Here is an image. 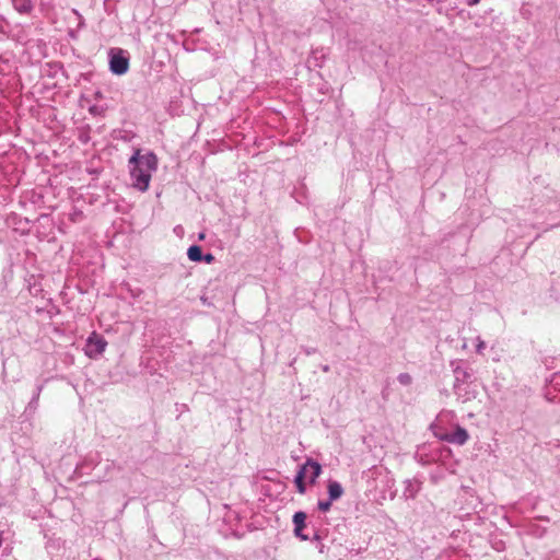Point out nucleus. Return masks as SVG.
<instances>
[{
  "mask_svg": "<svg viewBox=\"0 0 560 560\" xmlns=\"http://www.w3.org/2000/svg\"><path fill=\"white\" fill-rule=\"evenodd\" d=\"M485 348H486V343L479 339L478 343L476 346L477 353H481Z\"/></svg>",
  "mask_w": 560,
  "mask_h": 560,
  "instance_id": "412c9836",
  "label": "nucleus"
},
{
  "mask_svg": "<svg viewBox=\"0 0 560 560\" xmlns=\"http://www.w3.org/2000/svg\"><path fill=\"white\" fill-rule=\"evenodd\" d=\"M479 2H480V0H466L467 5H469V7H474V5L478 4Z\"/></svg>",
  "mask_w": 560,
  "mask_h": 560,
  "instance_id": "393cba45",
  "label": "nucleus"
},
{
  "mask_svg": "<svg viewBox=\"0 0 560 560\" xmlns=\"http://www.w3.org/2000/svg\"><path fill=\"white\" fill-rule=\"evenodd\" d=\"M59 68L62 70V73H65V69H63L62 63H59Z\"/></svg>",
  "mask_w": 560,
  "mask_h": 560,
  "instance_id": "f704fd0d",
  "label": "nucleus"
},
{
  "mask_svg": "<svg viewBox=\"0 0 560 560\" xmlns=\"http://www.w3.org/2000/svg\"><path fill=\"white\" fill-rule=\"evenodd\" d=\"M107 341L103 335L93 331L89 335L84 345V353L90 359H97L106 349Z\"/></svg>",
  "mask_w": 560,
  "mask_h": 560,
  "instance_id": "39448f33",
  "label": "nucleus"
},
{
  "mask_svg": "<svg viewBox=\"0 0 560 560\" xmlns=\"http://www.w3.org/2000/svg\"><path fill=\"white\" fill-rule=\"evenodd\" d=\"M434 435L441 441L456 445H464L469 440L468 431L459 424L455 425L453 432H434Z\"/></svg>",
  "mask_w": 560,
  "mask_h": 560,
  "instance_id": "423d86ee",
  "label": "nucleus"
},
{
  "mask_svg": "<svg viewBox=\"0 0 560 560\" xmlns=\"http://www.w3.org/2000/svg\"><path fill=\"white\" fill-rule=\"evenodd\" d=\"M74 12H75V14H78V16L80 18L79 27L84 26L83 18L78 13V11H75V10H74Z\"/></svg>",
  "mask_w": 560,
  "mask_h": 560,
  "instance_id": "bb28decb",
  "label": "nucleus"
},
{
  "mask_svg": "<svg viewBox=\"0 0 560 560\" xmlns=\"http://www.w3.org/2000/svg\"><path fill=\"white\" fill-rule=\"evenodd\" d=\"M13 8L21 14H30L34 4L32 0H11Z\"/></svg>",
  "mask_w": 560,
  "mask_h": 560,
  "instance_id": "f8f14e48",
  "label": "nucleus"
},
{
  "mask_svg": "<svg viewBox=\"0 0 560 560\" xmlns=\"http://www.w3.org/2000/svg\"><path fill=\"white\" fill-rule=\"evenodd\" d=\"M203 250L200 245L192 244L187 249V257L190 261L201 262L202 261Z\"/></svg>",
  "mask_w": 560,
  "mask_h": 560,
  "instance_id": "ddd939ff",
  "label": "nucleus"
},
{
  "mask_svg": "<svg viewBox=\"0 0 560 560\" xmlns=\"http://www.w3.org/2000/svg\"><path fill=\"white\" fill-rule=\"evenodd\" d=\"M428 2H433L434 0H427Z\"/></svg>",
  "mask_w": 560,
  "mask_h": 560,
  "instance_id": "c9c22d12",
  "label": "nucleus"
},
{
  "mask_svg": "<svg viewBox=\"0 0 560 560\" xmlns=\"http://www.w3.org/2000/svg\"><path fill=\"white\" fill-rule=\"evenodd\" d=\"M322 370H323L324 372H328V371H329V365H323V366H322Z\"/></svg>",
  "mask_w": 560,
  "mask_h": 560,
  "instance_id": "2f4dec72",
  "label": "nucleus"
},
{
  "mask_svg": "<svg viewBox=\"0 0 560 560\" xmlns=\"http://www.w3.org/2000/svg\"><path fill=\"white\" fill-rule=\"evenodd\" d=\"M555 360V358H545L542 363L546 365L547 369L550 368L551 362Z\"/></svg>",
  "mask_w": 560,
  "mask_h": 560,
  "instance_id": "5701e85b",
  "label": "nucleus"
},
{
  "mask_svg": "<svg viewBox=\"0 0 560 560\" xmlns=\"http://www.w3.org/2000/svg\"><path fill=\"white\" fill-rule=\"evenodd\" d=\"M292 524H293V535L295 538L300 539L301 541L322 539L318 530L314 526H311V529L313 530V536H311L310 533H306V530L310 528V524L307 523V513L306 512L296 511L292 516Z\"/></svg>",
  "mask_w": 560,
  "mask_h": 560,
  "instance_id": "f03ea898",
  "label": "nucleus"
},
{
  "mask_svg": "<svg viewBox=\"0 0 560 560\" xmlns=\"http://www.w3.org/2000/svg\"><path fill=\"white\" fill-rule=\"evenodd\" d=\"M103 97H104V96H103V93H102V91H101V90H96V91H94V93H93V98H94L95 101H100V100H102Z\"/></svg>",
  "mask_w": 560,
  "mask_h": 560,
  "instance_id": "4be33fe9",
  "label": "nucleus"
},
{
  "mask_svg": "<svg viewBox=\"0 0 560 560\" xmlns=\"http://www.w3.org/2000/svg\"><path fill=\"white\" fill-rule=\"evenodd\" d=\"M462 364V360L451 362V366L453 368V373L455 377L454 392L458 396H463L465 400H469L476 397V393H470L468 390H465V394L460 393V384L468 383L471 377L470 371L467 368H463Z\"/></svg>",
  "mask_w": 560,
  "mask_h": 560,
  "instance_id": "20e7f679",
  "label": "nucleus"
},
{
  "mask_svg": "<svg viewBox=\"0 0 560 560\" xmlns=\"http://www.w3.org/2000/svg\"><path fill=\"white\" fill-rule=\"evenodd\" d=\"M201 301H202V303H203V304L210 305V303L208 302V299H207V298H203V296H202V298H201Z\"/></svg>",
  "mask_w": 560,
  "mask_h": 560,
  "instance_id": "7c9ffc66",
  "label": "nucleus"
},
{
  "mask_svg": "<svg viewBox=\"0 0 560 560\" xmlns=\"http://www.w3.org/2000/svg\"><path fill=\"white\" fill-rule=\"evenodd\" d=\"M317 542V549L320 553H324V544H322L320 539L319 540H315Z\"/></svg>",
  "mask_w": 560,
  "mask_h": 560,
  "instance_id": "b1692460",
  "label": "nucleus"
},
{
  "mask_svg": "<svg viewBox=\"0 0 560 560\" xmlns=\"http://www.w3.org/2000/svg\"><path fill=\"white\" fill-rule=\"evenodd\" d=\"M9 223L13 226L15 231H19L22 234H26L30 231L31 221L27 218L13 214L9 219Z\"/></svg>",
  "mask_w": 560,
  "mask_h": 560,
  "instance_id": "9d476101",
  "label": "nucleus"
},
{
  "mask_svg": "<svg viewBox=\"0 0 560 560\" xmlns=\"http://www.w3.org/2000/svg\"><path fill=\"white\" fill-rule=\"evenodd\" d=\"M92 74L91 73H81V77L84 79V80H90V77Z\"/></svg>",
  "mask_w": 560,
  "mask_h": 560,
  "instance_id": "c756f323",
  "label": "nucleus"
},
{
  "mask_svg": "<svg viewBox=\"0 0 560 560\" xmlns=\"http://www.w3.org/2000/svg\"><path fill=\"white\" fill-rule=\"evenodd\" d=\"M556 226H560V223L550 225V229H555Z\"/></svg>",
  "mask_w": 560,
  "mask_h": 560,
  "instance_id": "72a5a7b5",
  "label": "nucleus"
},
{
  "mask_svg": "<svg viewBox=\"0 0 560 560\" xmlns=\"http://www.w3.org/2000/svg\"><path fill=\"white\" fill-rule=\"evenodd\" d=\"M214 260H215V257L213 256L212 253H206V254L203 253L201 262L212 264Z\"/></svg>",
  "mask_w": 560,
  "mask_h": 560,
  "instance_id": "aec40b11",
  "label": "nucleus"
},
{
  "mask_svg": "<svg viewBox=\"0 0 560 560\" xmlns=\"http://www.w3.org/2000/svg\"><path fill=\"white\" fill-rule=\"evenodd\" d=\"M397 380L404 386H409L412 383V377L409 373H400Z\"/></svg>",
  "mask_w": 560,
  "mask_h": 560,
  "instance_id": "a211bd4d",
  "label": "nucleus"
},
{
  "mask_svg": "<svg viewBox=\"0 0 560 560\" xmlns=\"http://www.w3.org/2000/svg\"><path fill=\"white\" fill-rule=\"evenodd\" d=\"M310 469H311V466L307 465V459H306L303 464L298 466V470L294 476V479H298L299 481L305 480L307 478Z\"/></svg>",
  "mask_w": 560,
  "mask_h": 560,
  "instance_id": "2eb2a0df",
  "label": "nucleus"
},
{
  "mask_svg": "<svg viewBox=\"0 0 560 560\" xmlns=\"http://www.w3.org/2000/svg\"><path fill=\"white\" fill-rule=\"evenodd\" d=\"M293 483L296 488V491L300 493V494H305L306 491H307V487H306V481L305 480H298V479H293Z\"/></svg>",
  "mask_w": 560,
  "mask_h": 560,
  "instance_id": "6ab92c4d",
  "label": "nucleus"
},
{
  "mask_svg": "<svg viewBox=\"0 0 560 560\" xmlns=\"http://www.w3.org/2000/svg\"><path fill=\"white\" fill-rule=\"evenodd\" d=\"M205 237H206V233H205V232H200V233L198 234V240H199V241H203V240H205Z\"/></svg>",
  "mask_w": 560,
  "mask_h": 560,
  "instance_id": "c85d7f7f",
  "label": "nucleus"
},
{
  "mask_svg": "<svg viewBox=\"0 0 560 560\" xmlns=\"http://www.w3.org/2000/svg\"><path fill=\"white\" fill-rule=\"evenodd\" d=\"M107 109L108 106L103 104H93L89 107V112L93 116H104Z\"/></svg>",
  "mask_w": 560,
  "mask_h": 560,
  "instance_id": "dca6fc26",
  "label": "nucleus"
},
{
  "mask_svg": "<svg viewBox=\"0 0 560 560\" xmlns=\"http://www.w3.org/2000/svg\"><path fill=\"white\" fill-rule=\"evenodd\" d=\"M131 186L141 192L150 187L152 173L158 170V156L153 151L142 154L136 149L128 161Z\"/></svg>",
  "mask_w": 560,
  "mask_h": 560,
  "instance_id": "f257e3e1",
  "label": "nucleus"
},
{
  "mask_svg": "<svg viewBox=\"0 0 560 560\" xmlns=\"http://www.w3.org/2000/svg\"><path fill=\"white\" fill-rule=\"evenodd\" d=\"M90 174L98 175L100 172L97 170H93V171L90 172Z\"/></svg>",
  "mask_w": 560,
  "mask_h": 560,
  "instance_id": "473e14b6",
  "label": "nucleus"
},
{
  "mask_svg": "<svg viewBox=\"0 0 560 560\" xmlns=\"http://www.w3.org/2000/svg\"><path fill=\"white\" fill-rule=\"evenodd\" d=\"M327 497L334 501H338L345 493L342 485L335 479H329L326 485Z\"/></svg>",
  "mask_w": 560,
  "mask_h": 560,
  "instance_id": "6e6552de",
  "label": "nucleus"
},
{
  "mask_svg": "<svg viewBox=\"0 0 560 560\" xmlns=\"http://www.w3.org/2000/svg\"><path fill=\"white\" fill-rule=\"evenodd\" d=\"M334 502L335 501L329 499L328 497H327V499H320L317 501V509L322 513H327L328 511H330Z\"/></svg>",
  "mask_w": 560,
  "mask_h": 560,
  "instance_id": "f3484780",
  "label": "nucleus"
},
{
  "mask_svg": "<svg viewBox=\"0 0 560 560\" xmlns=\"http://www.w3.org/2000/svg\"><path fill=\"white\" fill-rule=\"evenodd\" d=\"M79 139H80V141H81V142H84V143H85V142H88L89 137H88V136H83V135H81V136L79 137Z\"/></svg>",
  "mask_w": 560,
  "mask_h": 560,
  "instance_id": "cd10ccee",
  "label": "nucleus"
},
{
  "mask_svg": "<svg viewBox=\"0 0 560 560\" xmlns=\"http://www.w3.org/2000/svg\"><path fill=\"white\" fill-rule=\"evenodd\" d=\"M307 465L311 466L308 470L307 479L311 486H314L317 482L318 477L323 472L322 465L314 458L307 457Z\"/></svg>",
  "mask_w": 560,
  "mask_h": 560,
  "instance_id": "1a4fd4ad",
  "label": "nucleus"
},
{
  "mask_svg": "<svg viewBox=\"0 0 560 560\" xmlns=\"http://www.w3.org/2000/svg\"><path fill=\"white\" fill-rule=\"evenodd\" d=\"M547 381L546 397L551 401H560V372L553 373Z\"/></svg>",
  "mask_w": 560,
  "mask_h": 560,
  "instance_id": "0eeeda50",
  "label": "nucleus"
},
{
  "mask_svg": "<svg viewBox=\"0 0 560 560\" xmlns=\"http://www.w3.org/2000/svg\"><path fill=\"white\" fill-rule=\"evenodd\" d=\"M109 71L115 75H124L129 70V54L121 48H110L108 51Z\"/></svg>",
  "mask_w": 560,
  "mask_h": 560,
  "instance_id": "7ed1b4c3",
  "label": "nucleus"
},
{
  "mask_svg": "<svg viewBox=\"0 0 560 560\" xmlns=\"http://www.w3.org/2000/svg\"><path fill=\"white\" fill-rule=\"evenodd\" d=\"M316 351H317L316 348H308V349L305 350V353L310 355V354L315 353Z\"/></svg>",
  "mask_w": 560,
  "mask_h": 560,
  "instance_id": "a878e982",
  "label": "nucleus"
},
{
  "mask_svg": "<svg viewBox=\"0 0 560 560\" xmlns=\"http://www.w3.org/2000/svg\"><path fill=\"white\" fill-rule=\"evenodd\" d=\"M43 388H44V384L43 383H38L35 386V390L33 393L32 399L28 402V406L26 407V410H28L30 412L34 411L37 408L38 399H39V396H40V393H42Z\"/></svg>",
  "mask_w": 560,
  "mask_h": 560,
  "instance_id": "4468645a",
  "label": "nucleus"
},
{
  "mask_svg": "<svg viewBox=\"0 0 560 560\" xmlns=\"http://www.w3.org/2000/svg\"><path fill=\"white\" fill-rule=\"evenodd\" d=\"M404 488V495L407 499H415L421 488V482L418 480H406Z\"/></svg>",
  "mask_w": 560,
  "mask_h": 560,
  "instance_id": "9b49d317",
  "label": "nucleus"
}]
</instances>
